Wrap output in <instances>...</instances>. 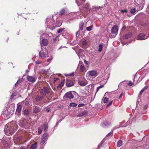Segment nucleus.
<instances>
[{"label":"nucleus","instance_id":"1","mask_svg":"<svg viewBox=\"0 0 149 149\" xmlns=\"http://www.w3.org/2000/svg\"><path fill=\"white\" fill-rule=\"evenodd\" d=\"M17 125L15 122L13 121L8 123L5 126L4 132L5 134L8 136L11 135L17 130Z\"/></svg>","mask_w":149,"mask_h":149},{"label":"nucleus","instance_id":"2","mask_svg":"<svg viewBox=\"0 0 149 149\" xmlns=\"http://www.w3.org/2000/svg\"><path fill=\"white\" fill-rule=\"evenodd\" d=\"M118 29L117 25L113 26L111 29V34H110L111 38H113L115 37L118 32Z\"/></svg>","mask_w":149,"mask_h":149},{"label":"nucleus","instance_id":"3","mask_svg":"<svg viewBox=\"0 0 149 149\" xmlns=\"http://www.w3.org/2000/svg\"><path fill=\"white\" fill-rule=\"evenodd\" d=\"M39 92L41 95L44 97L47 94L49 93L50 89L47 87L45 86L43 89L39 90Z\"/></svg>","mask_w":149,"mask_h":149},{"label":"nucleus","instance_id":"4","mask_svg":"<svg viewBox=\"0 0 149 149\" xmlns=\"http://www.w3.org/2000/svg\"><path fill=\"white\" fill-rule=\"evenodd\" d=\"M39 55L42 58H44L48 57V52L46 49L42 50L40 52Z\"/></svg>","mask_w":149,"mask_h":149},{"label":"nucleus","instance_id":"5","mask_svg":"<svg viewBox=\"0 0 149 149\" xmlns=\"http://www.w3.org/2000/svg\"><path fill=\"white\" fill-rule=\"evenodd\" d=\"M48 137V134L45 133L42 136V139H41V141L40 143L41 144H43L45 143V142L47 141Z\"/></svg>","mask_w":149,"mask_h":149},{"label":"nucleus","instance_id":"6","mask_svg":"<svg viewBox=\"0 0 149 149\" xmlns=\"http://www.w3.org/2000/svg\"><path fill=\"white\" fill-rule=\"evenodd\" d=\"M90 7V5L88 3H86L84 5V8L86 9V10L84 11L83 10H82L81 11V12L84 14H86L88 12L90 11L91 10V9H88V8Z\"/></svg>","mask_w":149,"mask_h":149},{"label":"nucleus","instance_id":"7","mask_svg":"<svg viewBox=\"0 0 149 149\" xmlns=\"http://www.w3.org/2000/svg\"><path fill=\"white\" fill-rule=\"evenodd\" d=\"M48 41L46 39H43L40 42L41 49H42V46H47L48 44Z\"/></svg>","mask_w":149,"mask_h":149},{"label":"nucleus","instance_id":"8","mask_svg":"<svg viewBox=\"0 0 149 149\" xmlns=\"http://www.w3.org/2000/svg\"><path fill=\"white\" fill-rule=\"evenodd\" d=\"M146 35L143 33H140L137 36V39L140 40H142L147 38L145 37Z\"/></svg>","mask_w":149,"mask_h":149},{"label":"nucleus","instance_id":"9","mask_svg":"<svg viewBox=\"0 0 149 149\" xmlns=\"http://www.w3.org/2000/svg\"><path fill=\"white\" fill-rule=\"evenodd\" d=\"M89 75L91 77H96L98 74L97 71L95 70H93L89 71L88 72Z\"/></svg>","mask_w":149,"mask_h":149},{"label":"nucleus","instance_id":"10","mask_svg":"<svg viewBox=\"0 0 149 149\" xmlns=\"http://www.w3.org/2000/svg\"><path fill=\"white\" fill-rule=\"evenodd\" d=\"M64 97L71 99L74 98V96L70 92H69L66 93L64 95Z\"/></svg>","mask_w":149,"mask_h":149},{"label":"nucleus","instance_id":"11","mask_svg":"<svg viewBox=\"0 0 149 149\" xmlns=\"http://www.w3.org/2000/svg\"><path fill=\"white\" fill-rule=\"evenodd\" d=\"M66 84L68 87H70L73 85L74 83L71 80L68 79L66 82Z\"/></svg>","mask_w":149,"mask_h":149},{"label":"nucleus","instance_id":"12","mask_svg":"<svg viewBox=\"0 0 149 149\" xmlns=\"http://www.w3.org/2000/svg\"><path fill=\"white\" fill-rule=\"evenodd\" d=\"M132 36V33L131 32H128L126 34L123 36V38L128 39L131 38Z\"/></svg>","mask_w":149,"mask_h":149},{"label":"nucleus","instance_id":"13","mask_svg":"<svg viewBox=\"0 0 149 149\" xmlns=\"http://www.w3.org/2000/svg\"><path fill=\"white\" fill-rule=\"evenodd\" d=\"M26 79L32 83L34 82L36 80L35 78L30 76H28L26 77Z\"/></svg>","mask_w":149,"mask_h":149},{"label":"nucleus","instance_id":"14","mask_svg":"<svg viewBox=\"0 0 149 149\" xmlns=\"http://www.w3.org/2000/svg\"><path fill=\"white\" fill-rule=\"evenodd\" d=\"M56 25H55V27H58L60 26L62 24V22L59 19H56Z\"/></svg>","mask_w":149,"mask_h":149},{"label":"nucleus","instance_id":"15","mask_svg":"<svg viewBox=\"0 0 149 149\" xmlns=\"http://www.w3.org/2000/svg\"><path fill=\"white\" fill-rule=\"evenodd\" d=\"M79 84L82 86H86L87 84V82L86 80L85 81H81L80 80L78 82Z\"/></svg>","mask_w":149,"mask_h":149},{"label":"nucleus","instance_id":"16","mask_svg":"<svg viewBox=\"0 0 149 149\" xmlns=\"http://www.w3.org/2000/svg\"><path fill=\"white\" fill-rule=\"evenodd\" d=\"M44 97L42 95H37L36 98L35 99L36 101H41Z\"/></svg>","mask_w":149,"mask_h":149},{"label":"nucleus","instance_id":"17","mask_svg":"<svg viewBox=\"0 0 149 149\" xmlns=\"http://www.w3.org/2000/svg\"><path fill=\"white\" fill-rule=\"evenodd\" d=\"M41 109L39 107L36 106L33 109V112L34 113H37L40 111Z\"/></svg>","mask_w":149,"mask_h":149},{"label":"nucleus","instance_id":"18","mask_svg":"<svg viewBox=\"0 0 149 149\" xmlns=\"http://www.w3.org/2000/svg\"><path fill=\"white\" fill-rule=\"evenodd\" d=\"M22 108V106L21 105H18L16 109V111L17 113H19L21 111Z\"/></svg>","mask_w":149,"mask_h":149},{"label":"nucleus","instance_id":"19","mask_svg":"<svg viewBox=\"0 0 149 149\" xmlns=\"http://www.w3.org/2000/svg\"><path fill=\"white\" fill-rule=\"evenodd\" d=\"M84 23L83 21L81 22L79 24V29L80 30H82L83 29Z\"/></svg>","mask_w":149,"mask_h":149},{"label":"nucleus","instance_id":"20","mask_svg":"<svg viewBox=\"0 0 149 149\" xmlns=\"http://www.w3.org/2000/svg\"><path fill=\"white\" fill-rule=\"evenodd\" d=\"M43 127H44V131L45 132H46L47 131L48 128V125L46 123H45L43 124L42 125Z\"/></svg>","mask_w":149,"mask_h":149},{"label":"nucleus","instance_id":"21","mask_svg":"<svg viewBox=\"0 0 149 149\" xmlns=\"http://www.w3.org/2000/svg\"><path fill=\"white\" fill-rule=\"evenodd\" d=\"M101 8V7L98 6H93L92 8V10L93 11H96L98 10L99 9H100Z\"/></svg>","mask_w":149,"mask_h":149},{"label":"nucleus","instance_id":"22","mask_svg":"<svg viewBox=\"0 0 149 149\" xmlns=\"http://www.w3.org/2000/svg\"><path fill=\"white\" fill-rule=\"evenodd\" d=\"M86 68L83 65H81L80 66V71L84 72L86 70Z\"/></svg>","mask_w":149,"mask_h":149},{"label":"nucleus","instance_id":"23","mask_svg":"<svg viewBox=\"0 0 149 149\" xmlns=\"http://www.w3.org/2000/svg\"><path fill=\"white\" fill-rule=\"evenodd\" d=\"M88 114V112L86 111H84L81 112L79 114V116H82L84 115H85Z\"/></svg>","mask_w":149,"mask_h":149},{"label":"nucleus","instance_id":"24","mask_svg":"<svg viewBox=\"0 0 149 149\" xmlns=\"http://www.w3.org/2000/svg\"><path fill=\"white\" fill-rule=\"evenodd\" d=\"M30 113V111L28 109L24 110L23 112V114L25 116H27L29 115Z\"/></svg>","mask_w":149,"mask_h":149},{"label":"nucleus","instance_id":"25","mask_svg":"<svg viewBox=\"0 0 149 149\" xmlns=\"http://www.w3.org/2000/svg\"><path fill=\"white\" fill-rule=\"evenodd\" d=\"M43 129V127L42 126V125L41 126H40L38 128V135H40L42 133V132Z\"/></svg>","mask_w":149,"mask_h":149},{"label":"nucleus","instance_id":"26","mask_svg":"<svg viewBox=\"0 0 149 149\" xmlns=\"http://www.w3.org/2000/svg\"><path fill=\"white\" fill-rule=\"evenodd\" d=\"M113 134L112 132H109L108 134L106 137H105V138H111V136H112L113 135Z\"/></svg>","mask_w":149,"mask_h":149},{"label":"nucleus","instance_id":"27","mask_svg":"<svg viewBox=\"0 0 149 149\" xmlns=\"http://www.w3.org/2000/svg\"><path fill=\"white\" fill-rule=\"evenodd\" d=\"M65 83V81L63 80L62 81L60 84L58 85L57 87L58 88H61L63 86Z\"/></svg>","mask_w":149,"mask_h":149},{"label":"nucleus","instance_id":"28","mask_svg":"<svg viewBox=\"0 0 149 149\" xmlns=\"http://www.w3.org/2000/svg\"><path fill=\"white\" fill-rule=\"evenodd\" d=\"M65 13V10L64 9H62L60 11V13L59 15L61 16L63 15H64Z\"/></svg>","mask_w":149,"mask_h":149},{"label":"nucleus","instance_id":"29","mask_svg":"<svg viewBox=\"0 0 149 149\" xmlns=\"http://www.w3.org/2000/svg\"><path fill=\"white\" fill-rule=\"evenodd\" d=\"M37 147V143H36L34 144H32L30 148V149H36Z\"/></svg>","mask_w":149,"mask_h":149},{"label":"nucleus","instance_id":"30","mask_svg":"<svg viewBox=\"0 0 149 149\" xmlns=\"http://www.w3.org/2000/svg\"><path fill=\"white\" fill-rule=\"evenodd\" d=\"M87 44L86 40H84L82 41V47H85Z\"/></svg>","mask_w":149,"mask_h":149},{"label":"nucleus","instance_id":"31","mask_svg":"<svg viewBox=\"0 0 149 149\" xmlns=\"http://www.w3.org/2000/svg\"><path fill=\"white\" fill-rule=\"evenodd\" d=\"M122 141L120 140L117 143V146L118 147H120L122 145Z\"/></svg>","mask_w":149,"mask_h":149},{"label":"nucleus","instance_id":"32","mask_svg":"<svg viewBox=\"0 0 149 149\" xmlns=\"http://www.w3.org/2000/svg\"><path fill=\"white\" fill-rule=\"evenodd\" d=\"M103 46L101 45V44H99V49H98V51L100 52H102V49H103Z\"/></svg>","mask_w":149,"mask_h":149},{"label":"nucleus","instance_id":"33","mask_svg":"<svg viewBox=\"0 0 149 149\" xmlns=\"http://www.w3.org/2000/svg\"><path fill=\"white\" fill-rule=\"evenodd\" d=\"M93 25H91L90 26L87 27L86 30L88 31H90L92 30V29L93 27Z\"/></svg>","mask_w":149,"mask_h":149},{"label":"nucleus","instance_id":"34","mask_svg":"<svg viewBox=\"0 0 149 149\" xmlns=\"http://www.w3.org/2000/svg\"><path fill=\"white\" fill-rule=\"evenodd\" d=\"M77 105V104L74 103H70V106L71 107H76Z\"/></svg>","mask_w":149,"mask_h":149},{"label":"nucleus","instance_id":"35","mask_svg":"<svg viewBox=\"0 0 149 149\" xmlns=\"http://www.w3.org/2000/svg\"><path fill=\"white\" fill-rule=\"evenodd\" d=\"M103 102L104 103H107L109 101V99L107 97H105L104 98H103Z\"/></svg>","mask_w":149,"mask_h":149},{"label":"nucleus","instance_id":"36","mask_svg":"<svg viewBox=\"0 0 149 149\" xmlns=\"http://www.w3.org/2000/svg\"><path fill=\"white\" fill-rule=\"evenodd\" d=\"M136 11V9L135 8H133L130 10V13L132 14L134 13Z\"/></svg>","mask_w":149,"mask_h":149},{"label":"nucleus","instance_id":"37","mask_svg":"<svg viewBox=\"0 0 149 149\" xmlns=\"http://www.w3.org/2000/svg\"><path fill=\"white\" fill-rule=\"evenodd\" d=\"M104 87L103 85H101V86L97 87V88L96 93L97 92L99 91V90L100 88H102V87Z\"/></svg>","mask_w":149,"mask_h":149},{"label":"nucleus","instance_id":"38","mask_svg":"<svg viewBox=\"0 0 149 149\" xmlns=\"http://www.w3.org/2000/svg\"><path fill=\"white\" fill-rule=\"evenodd\" d=\"M65 29L64 28H62L58 30L57 31V33H61L62 31Z\"/></svg>","mask_w":149,"mask_h":149},{"label":"nucleus","instance_id":"39","mask_svg":"<svg viewBox=\"0 0 149 149\" xmlns=\"http://www.w3.org/2000/svg\"><path fill=\"white\" fill-rule=\"evenodd\" d=\"M127 29L125 26H124L122 29V30L124 32L126 31Z\"/></svg>","mask_w":149,"mask_h":149},{"label":"nucleus","instance_id":"40","mask_svg":"<svg viewBox=\"0 0 149 149\" xmlns=\"http://www.w3.org/2000/svg\"><path fill=\"white\" fill-rule=\"evenodd\" d=\"M128 11L127 9L122 10L121 11V12L122 13H127Z\"/></svg>","mask_w":149,"mask_h":149},{"label":"nucleus","instance_id":"41","mask_svg":"<svg viewBox=\"0 0 149 149\" xmlns=\"http://www.w3.org/2000/svg\"><path fill=\"white\" fill-rule=\"evenodd\" d=\"M134 84L131 81H130L129 83L127 84V85L129 86H131L133 85Z\"/></svg>","mask_w":149,"mask_h":149},{"label":"nucleus","instance_id":"42","mask_svg":"<svg viewBox=\"0 0 149 149\" xmlns=\"http://www.w3.org/2000/svg\"><path fill=\"white\" fill-rule=\"evenodd\" d=\"M22 82V81L21 80H18L17 81V82L16 83V84H15V86H17L18 84Z\"/></svg>","mask_w":149,"mask_h":149},{"label":"nucleus","instance_id":"43","mask_svg":"<svg viewBox=\"0 0 149 149\" xmlns=\"http://www.w3.org/2000/svg\"><path fill=\"white\" fill-rule=\"evenodd\" d=\"M56 38H53L52 39V42L53 43H54L56 42Z\"/></svg>","mask_w":149,"mask_h":149},{"label":"nucleus","instance_id":"44","mask_svg":"<svg viewBox=\"0 0 149 149\" xmlns=\"http://www.w3.org/2000/svg\"><path fill=\"white\" fill-rule=\"evenodd\" d=\"M112 102H113L112 101H111V102H110L108 103V104L107 105V107H109L110 106H111L112 104Z\"/></svg>","mask_w":149,"mask_h":149},{"label":"nucleus","instance_id":"45","mask_svg":"<svg viewBox=\"0 0 149 149\" xmlns=\"http://www.w3.org/2000/svg\"><path fill=\"white\" fill-rule=\"evenodd\" d=\"M84 105H85V104H82V103L79 104V105H78V107H82L84 106Z\"/></svg>","mask_w":149,"mask_h":149},{"label":"nucleus","instance_id":"46","mask_svg":"<svg viewBox=\"0 0 149 149\" xmlns=\"http://www.w3.org/2000/svg\"><path fill=\"white\" fill-rule=\"evenodd\" d=\"M144 91L142 89L139 93V96H141L142 95V94L143 93Z\"/></svg>","mask_w":149,"mask_h":149},{"label":"nucleus","instance_id":"47","mask_svg":"<svg viewBox=\"0 0 149 149\" xmlns=\"http://www.w3.org/2000/svg\"><path fill=\"white\" fill-rule=\"evenodd\" d=\"M102 142L100 143L98 146V148H100L101 146H102Z\"/></svg>","mask_w":149,"mask_h":149},{"label":"nucleus","instance_id":"48","mask_svg":"<svg viewBox=\"0 0 149 149\" xmlns=\"http://www.w3.org/2000/svg\"><path fill=\"white\" fill-rule=\"evenodd\" d=\"M148 86H145L142 89L144 91L145 90H146V89L147 88H148Z\"/></svg>","mask_w":149,"mask_h":149},{"label":"nucleus","instance_id":"49","mask_svg":"<svg viewBox=\"0 0 149 149\" xmlns=\"http://www.w3.org/2000/svg\"><path fill=\"white\" fill-rule=\"evenodd\" d=\"M84 63L86 64L87 65H88V62L86 60H84Z\"/></svg>","mask_w":149,"mask_h":149},{"label":"nucleus","instance_id":"50","mask_svg":"<svg viewBox=\"0 0 149 149\" xmlns=\"http://www.w3.org/2000/svg\"><path fill=\"white\" fill-rule=\"evenodd\" d=\"M20 149H26V148L25 147L22 146L20 147Z\"/></svg>","mask_w":149,"mask_h":149},{"label":"nucleus","instance_id":"51","mask_svg":"<svg viewBox=\"0 0 149 149\" xmlns=\"http://www.w3.org/2000/svg\"><path fill=\"white\" fill-rule=\"evenodd\" d=\"M148 107V104H146V105H145L144 107V109H146Z\"/></svg>","mask_w":149,"mask_h":149},{"label":"nucleus","instance_id":"52","mask_svg":"<svg viewBox=\"0 0 149 149\" xmlns=\"http://www.w3.org/2000/svg\"><path fill=\"white\" fill-rule=\"evenodd\" d=\"M9 38H8L6 40V42L7 43H8V42L9 41Z\"/></svg>","mask_w":149,"mask_h":149},{"label":"nucleus","instance_id":"53","mask_svg":"<svg viewBox=\"0 0 149 149\" xmlns=\"http://www.w3.org/2000/svg\"><path fill=\"white\" fill-rule=\"evenodd\" d=\"M36 63L38 64L40 63H41V61H36Z\"/></svg>","mask_w":149,"mask_h":149},{"label":"nucleus","instance_id":"54","mask_svg":"<svg viewBox=\"0 0 149 149\" xmlns=\"http://www.w3.org/2000/svg\"><path fill=\"white\" fill-rule=\"evenodd\" d=\"M123 95V93H122L119 96V98H121Z\"/></svg>","mask_w":149,"mask_h":149},{"label":"nucleus","instance_id":"55","mask_svg":"<svg viewBox=\"0 0 149 149\" xmlns=\"http://www.w3.org/2000/svg\"><path fill=\"white\" fill-rule=\"evenodd\" d=\"M15 95L14 93H13L12 94V95H11V97H14L15 96Z\"/></svg>","mask_w":149,"mask_h":149},{"label":"nucleus","instance_id":"56","mask_svg":"<svg viewBox=\"0 0 149 149\" xmlns=\"http://www.w3.org/2000/svg\"><path fill=\"white\" fill-rule=\"evenodd\" d=\"M52 59V58H48L47 60V62H49Z\"/></svg>","mask_w":149,"mask_h":149},{"label":"nucleus","instance_id":"57","mask_svg":"<svg viewBox=\"0 0 149 149\" xmlns=\"http://www.w3.org/2000/svg\"><path fill=\"white\" fill-rule=\"evenodd\" d=\"M77 4L79 6H80L81 4V3H77Z\"/></svg>","mask_w":149,"mask_h":149},{"label":"nucleus","instance_id":"58","mask_svg":"<svg viewBox=\"0 0 149 149\" xmlns=\"http://www.w3.org/2000/svg\"><path fill=\"white\" fill-rule=\"evenodd\" d=\"M56 80H58V78H56Z\"/></svg>","mask_w":149,"mask_h":149},{"label":"nucleus","instance_id":"59","mask_svg":"<svg viewBox=\"0 0 149 149\" xmlns=\"http://www.w3.org/2000/svg\"><path fill=\"white\" fill-rule=\"evenodd\" d=\"M49 110H47V111L48 112H49Z\"/></svg>","mask_w":149,"mask_h":149},{"label":"nucleus","instance_id":"60","mask_svg":"<svg viewBox=\"0 0 149 149\" xmlns=\"http://www.w3.org/2000/svg\"><path fill=\"white\" fill-rule=\"evenodd\" d=\"M78 31L77 32V34L78 33Z\"/></svg>","mask_w":149,"mask_h":149}]
</instances>
